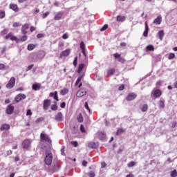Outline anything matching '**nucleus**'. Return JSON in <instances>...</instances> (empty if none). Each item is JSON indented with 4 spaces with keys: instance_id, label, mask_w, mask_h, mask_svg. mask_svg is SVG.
Masks as SVG:
<instances>
[{
    "instance_id": "obj_31",
    "label": "nucleus",
    "mask_w": 177,
    "mask_h": 177,
    "mask_svg": "<svg viewBox=\"0 0 177 177\" xmlns=\"http://www.w3.org/2000/svg\"><path fill=\"white\" fill-rule=\"evenodd\" d=\"M159 107L160 109H164L165 107V100L159 101Z\"/></svg>"
},
{
    "instance_id": "obj_28",
    "label": "nucleus",
    "mask_w": 177,
    "mask_h": 177,
    "mask_svg": "<svg viewBox=\"0 0 177 177\" xmlns=\"http://www.w3.org/2000/svg\"><path fill=\"white\" fill-rule=\"evenodd\" d=\"M35 48H37V45L33 44H28L27 46L28 50H34V49H35Z\"/></svg>"
},
{
    "instance_id": "obj_5",
    "label": "nucleus",
    "mask_w": 177,
    "mask_h": 177,
    "mask_svg": "<svg viewBox=\"0 0 177 177\" xmlns=\"http://www.w3.org/2000/svg\"><path fill=\"white\" fill-rule=\"evenodd\" d=\"M27 96L25 94L19 93L15 97V103H19V102H21V100H24Z\"/></svg>"
},
{
    "instance_id": "obj_23",
    "label": "nucleus",
    "mask_w": 177,
    "mask_h": 177,
    "mask_svg": "<svg viewBox=\"0 0 177 177\" xmlns=\"http://www.w3.org/2000/svg\"><path fill=\"white\" fill-rule=\"evenodd\" d=\"M46 55V53H45V51L44 50L39 51L37 54V58L44 59V57H45Z\"/></svg>"
},
{
    "instance_id": "obj_47",
    "label": "nucleus",
    "mask_w": 177,
    "mask_h": 177,
    "mask_svg": "<svg viewBox=\"0 0 177 177\" xmlns=\"http://www.w3.org/2000/svg\"><path fill=\"white\" fill-rule=\"evenodd\" d=\"M109 28V25L105 24L103 26V27L100 29V31H105V30H107Z\"/></svg>"
},
{
    "instance_id": "obj_37",
    "label": "nucleus",
    "mask_w": 177,
    "mask_h": 177,
    "mask_svg": "<svg viewBox=\"0 0 177 177\" xmlns=\"http://www.w3.org/2000/svg\"><path fill=\"white\" fill-rule=\"evenodd\" d=\"M5 16H6L5 11L0 10V19H4Z\"/></svg>"
},
{
    "instance_id": "obj_48",
    "label": "nucleus",
    "mask_w": 177,
    "mask_h": 177,
    "mask_svg": "<svg viewBox=\"0 0 177 177\" xmlns=\"http://www.w3.org/2000/svg\"><path fill=\"white\" fill-rule=\"evenodd\" d=\"M99 137L101 138V139H104V138H106V134L100 132L99 133Z\"/></svg>"
},
{
    "instance_id": "obj_45",
    "label": "nucleus",
    "mask_w": 177,
    "mask_h": 177,
    "mask_svg": "<svg viewBox=\"0 0 177 177\" xmlns=\"http://www.w3.org/2000/svg\"><path fill=\"white\" fill-rule=\"evenodd\" d=\"M175 58V54L174 53H170L169 55L168 59L169 60H171V59H174Z\"/></svg>"
},
{
    "instance_id": "obj_3",
    "label": "nucleus",
    "mask_w": 177,
    "mask_h": 177,
    "mask_svg": "<svg viewBox=\"0 0 177 177\" xmlns=\"http://www.w3.org/2000/svg\"><path fill=\"white\" fill-rule=\"evenodd\" d=\"M85 71H86V65L85 64H80L78 66L77 74H80V75H82V77H84Z\"/></svg>"
},
{
    "instance_id": "obj_41",
    "label": "nucleus",
    "mask_w": 177,
    "mask_h": 177,
    "mask_svg": "<svg viewBox=\"0 0 177 177\" xmlns=\"http://www.w3.org/2000/svg\"><path fill=\"white\" fill-rule=\"evenodd\" d=\"M147 49L149 51L154 50V46L153 45H149L147 46Z\"/></svg>"
},
{
    "instance_id": "obj_14",
    "label": "nucleus",
    "mask_w": 177,
    "mask_h": 177,
    "mask_svg": "<svg viewBox=\"0 0 177 177\" xmlns=\"http://www.w3.org/2000/svg\"><path fill=\"white\" fill-rule=\"evenodd\" d=\"M30 28V25L28 24H25L24 26L21 27V32L24 34V35H26L27 34V30Z\"/></svg>"
},
{
    "instance_id": "obj_6",
    "label": "nucleus",
    "mask_w": 177,
    "mask_h": 177,
    "mask_svg": "<svg viewBox=\"0 0 177 177\" xmlns=\"http://www.w3.org/2000/svg\"><path fill=\"white\" fill-rule=\"evenodd\" d=\"M136 97H138V95L136 93H129L126 97V100L127 102H131L132 100H135Z\"/></svg>"
},
{
    "instance_id": "obj_8",
    "label": "nucleus",
    "mask_w": 177,
    "mask_h": 177,
    "mask_svg": "<svg viewBox=\"0 0 177 177\" xmlns=\"http://www.w3.org/2000/svg\"><path fill=\"white\" fill-rule=\"evenodd\" d=\"M113 57L115 59H118V62H119V63H122V64L127 62L124 58L121 57V54H119L118 53H114Z\"/></svg>"
},
{
    "instance_id": "obj_4",
    "label": "nucleus",
    "mask_w": 177,
    "mask_h": 177,
    "mask_svg": "<svg viewBox=\"0 0 177 177\" xmlns=\"http://www.w3.org/2000/svg\"><path fill=\"white\" fill-rule=\"evenodd\" d=\"M15 84H16V78H15L14 77H10L8 84H6V88H8V89H12V88L15 86Z\"/></svg>"
},
{
    "instance_id": "obj_25",
    "label": "nucleus",
    "mask_w": 177,
    "mask_h": 177,
    "mask_svg": "<svg viewBox=\"0 0 177 177\" xmlns=\"http://www.w3.org/2000/svg\"><path fill=\"white\" fill-rule=\"evenodd\" d=\"M126 19L127 18L125 17V16H121V15H118L116 17L117 21H119L121 23L125 21Z\"/></svg>"
},
{
    "instance_id": "obj_44",
    "label": "nucleus",
    "mask_w": 177,
    "mask_h": 177,
    "mask_svg": "<svg viewBox=\"0 0 177 177\" xmlns=\"http://www.w3.org/2000/svg\"><path fill=\"white\" fill-rule=\"evenodd\" d=\"M71 145L74 146V147H78V142H77V141H72L71 142Z\"/></svg>"
},
{
    "instance_id": "obj_18",
    "label": "nucleus",
    "mask_w": 177,
    "mask_h": 177,
    "mask_svg": "<svg viewBox=\"0 0 177 177\" xmlns=\"http://www.w3.org/2000/svg\"><path fill=\"white\" fill-rule=\"evenodd\" d=\"M162 21V17H161V15H159L156 19L153 20V24H156V26H158L161 24Z\"/></svg>"
},
{
    "instance_id": "obj_34",
    "label": "nucleus",
    "mask_w": 177,
    "mask_h": 177,
    "mask_svg": "<svg viewBox=\"0 0 177 177\" xmlns=\"http://www.w3.org/2000/svg\"><path fill=\"white\" fill-rule=\"evenodd\" d=\"M77 120L78 122H84V118L82 117V114L80 113L77 117Z\"/></svg>"
},
{
    "instance_id": "obj_13",
    "label": "nucleus",
    "mask_w": 177,
    "mask_h": 177,
    "mask_svg": "<svg viewBox=\"0 0 177 177\" xmlns=\"http://www.w3.org/2000/svg\"><path fill=\"white\" fill-rule=\"evenodd\" d=\"M50 106V100H44L43 103L44 110H48Z\"/></svg>"
},
{
    "instance_id": "obj_24",
    "label": "nucleus",
    "mask_w": 177,
    "mask_h": 177,
    "mask_svg": "<svg viewBox=\"0 0 177 177\" xmlns=\"http://www.w3.org/2000/svg\"><path fill=\"white\" fill-rule=\"evenodd\" d=\"M10 9L14 12H19V6H17V4H10Z\"/></svg>"
},
{
    "instance_id": "obj_52",
    "label": "nucleus",
    "mask_w": 177,
    "mask_h": 177,
    "mask_svg": "<svg viewBox=\"0 0 177 177\" xmlns=\"http://www.w3.org/2000/svg\"><path fill=\"white\" fill-rule=\"evenodd\" d=\"M84 107L85 109H86V110H88V111H91V109H89V105L88 104L87 102H85Z\"/></svg>"
},
{
    "instance_id": "obj_50",
    "label": "nucleus",
    "mask_w": 177,
    "mask_h": 177,
    "mask_svg": "<svg viewBox=\"0 0 177 177\" xmlns=\"http://www.w3.org/2000/svg\"><path fill=\"white\" fill-rule=\"evenodd\" d=\"M80 131L82 133H85V127L82 124L80 125Z\"/></svg>"
},
{
    "instance_id": "obj_22",
    "label": "nucleus",
    "mask_w": 177,
    "mask_h": 177,
    "mask_svg": "<svg viewBox=\"0 0 177 177\" xmlns=\"http://www.w3.org/2000/svg\"><path fill=\"white\" fill-rule=\"evenodd\" d=\"M32 91H39L41 89V84H33L32 86Z\"/></svg>"
},
{
    "instance_id": "obj_43",
    "label": "nucleus",
    "mask_w": 177,
    "mask_h": 177,
    "mask_svg": "<svg viewBox=\"0 0 177 177\" xmlns=\"http://www.w3.org/2000/svg\"><path fill=\"white\" fill-rule=\"evenodd\" d=\"M44 120H45V118H39L36 120L35 122H36V124H39V122H42V121H44Z\"/></svg>"
},
{
    "instance_id": "obj_30",
    "label": "nucleus",
    "mask_w": 177,
    "mask_h": 177,
    "mask_svg": "<svg viewBox=\"0 0 177 177\" xmlns=\"http://www.w3.org/2000/svg\"><path fill=\"white\" fill-rule=\"evenodd\" d=\"M148 109L149 106L147 105V104H145L141 108V111H142V113H145L147 110H148Z\"/></svg>"
},
{
    "instance_id": "obj_62",
    "label": "nucleus",
    "mask_w": 177,
    "mask_h": 177,
    "mask_svg": "<svg viewBox=\"0 0 177 177\" xmlns=\"http://www.w3.org/2000/svg\"><path fill=\"white\" fill-rule=\"evenodd\" d=\"M43 37H44V34H42V33H39V34H38V35H37V37L38 39H39V38H43Z\"/></svg>"
},
{
    "instance_id": "obj_29",
    "label": "nucleus",
    "mask_w": 177,
    "mask_h": 177,
    "mask_svg": "<svg viewBox=\"0 0 177 177\" xmlns=\"http://www.w3.org/2000/svg\"><path fill=\"white\" fill-rule=\"evenodd\" d=\"M158 37L160 41H162V39L164 38V30H160L158 32Z\"/></svg>"
},
{
    "instance_id": "obj_17",
    "label": "nucleus",
    "mask_w": 177,
    "mask_h": 177,
    "mask_svg": "<svg viewBox=\"0 0 177 177\" xmlns=\"http://www.w3.org/2000/svg\"><path fill=\"white\" fill-rule=\"evenodd\" d=\"M70 52H71V50L70 49H66L62 51L60 54V57H66V56H68V55H70Z\"/></svg>"
},
{
    "instance_id": "obj_16",
    "label": "nucleus",
    "mask_w": 177,
    "mask_h": 177,
    "mask_svg": "<svg viewBox=\"0 0 177 177\" xmlns=\"http://www.w3.org/2000/svg\"><path fill=\"white\" fill-rule=\"evenodd\" d=\"M80 48L82 50V53H83V55L84 56V57H86V51L85 50V44L84 43V41H81Z\"/></svg>"
},
{
    "instance_id": "obj_53",
    "label": "nucleus",
    "mask_w": 177,
    "mask_h": 177,
    "mask_svg": "<svg viewBox=\"0 0 177 177\" xmlns=\"http://www.w3.org/2000/svg\"><path fill=\"white\" fill-rule=\"evenodd\" d=\"M88 176H89V177H95V172H93V171H90V172L88 173Z\"/></svg>"
},
{
    "instance_id": "obj_40",
    "label": "nucleus",
    "mask_w": 177,
    "mask_h": 177,
    "mask_svg": "<svg viewBox=\"0 0 177 177\" xmlns=\"http://www.w3.org/2000/svg\"><path fill=\"white\" fill-rule=\"evenodd\" d=\"M8 32H9V29L5 28L4 30H3L1 32V35H6V34H8Z\"/></svg>"
},
{
    "instance_id": "obj_15",
    "label": "nucleus",
    "mask_w": 177,
    "mask_h": 177,
    "mask_svg": "<svg viewBox=\"0 0 177 177\" xmlns=\"http://www.w3.org/2000/svg\"><path fill=\"white\" fill-rule=\"evenodd\" d=\"M55 121H63V114L62 112H59L57 113V115L55 116Z\"/></svg>"
},
{
    "instance_id": "obj_12",
    "label": "nucleus",
    "mask_w": 177,
    "mask_h": 177,
    "mask_svg": "<svg viewBox=\"0 0 177 177\" xmlns=\"http://www.w3.org/2000/svg\"><path fill=\"white\" fill-rule=\"evenodd\" d=\"M85 95H86V90L84 88L79 90L76 94L77 97H82V96H85Z\"/></svg>"
},
{
    "instance_id": "obj_46",
    "label": "nucleus",
    "mask_w": 177,
    "mask_h": 177,
    "mask_svg": "<svg viewBox=\"0 0 177 177\" xmlns=\"http://www.w3.org/2000/svg\"><path fill=\"white\" fill-rule=\"evenodd\" d=\"M20 26H21V24H20L19 22H15L12 24V27H14L15 28H16V27H20Z\"/></svg>"
},
{
    "instance_id": "obj_9",
    "label": "nucleus",
    "mask_w": 177,
    "mask_h": 177,
    "mask_svg": "<svg viewBox=\"0 0 177 177\" xmlns=\"http://www.w3.org/2000/svg\"><path fill=\"white\" fill-rule=\"evenodd\" d=\"M152 94L155 99H158V97H160L162 95V92H161V90L160 89H156L152 92Z\"/></svg>"
},
{
    "instance_id": "obj_39",
    "label": "nucleus",
    "mask_w": 177,
    "mask_h": 177,
    "mask_svg": "<svg viewBox=\"0 0 177 177\" xmlns=\"http://www.w3.org/2000/svg\"><path fill=\"white\" fill-rule=\"evenodd\" d=\"M27 39H28V37H27V35H24V36H22L20 39V41H21V42H25V41H27Z\"/></svg>"
},
{
    "instance_id": "obj_33",
    "label": "nucleus",
    "mask_w": 177,
    "mask_h": 177,
    "mask_svg": "<svg viewBox=\"0 0 177 177\" xmlns=\"http://www.w3.org/2000/svg\"><path fill=\"white\" fill-rule=\"evenodd\" d=\"M82 78H84V76L82 75H80L78 77V78L77 79L76 82H75V86H77V85L80 84V82H81V80H82Z\"/></svg>"
},
{
    "instance_id": "obj_10",
    "label": "nucleus",
    "mask_w": 177,
    "mask_h": 177,
    "mask_svg": "<svg viewBox=\"0 0 177 177\" xmlns=\"http://www.w3.org/2000/svg\"><path fill=\"white\" fill-rule=\"evenodd\" d=\"M5 39H10L11 41H17V37L13 35V33L10 32L6 35Z\"/></svg>"
},
{
    "instance_id": "obj_61",
    "label": "nucleus",
    "mask_w": 177,
    "mask_h": 177,
    "mask_svg": "<svg viewBox=\"0 0 177 177\" xmlns=\"http://www.w3.org/2000/svg\"><path fill=\"white\" fill-rule=\"evenodd\" d=\"M23 91H24V88L23 87H19V88L16 89L17 92Z\"/></svg>"
},
{
    "instance_id": "obj_27",
    "label": "nucleus",
    "mask_w": 177,
    "mask_h": 177,
    "mask_svg": "<svg viewBox=\"0 0 177 177\" xmlns=\"http://www.w3.org/2000/svg\"><path fill=\"white\" fill-rule=\"evenodd\" d=\"M68 93V88H64L63 89H62L60 91V95H62V96H64L65 95H67Z\"/></svg>"
},
{
    "instance_id": "obj_20",
    "label": "nucleus",
    "mask_w": 177,
    "mask_h": 177,
    "mask_svg": "<svg viewBox=\"0 0 177 177\" xmlns=\"http://www.w3.org/2000/svg\"><path fill=\"white\" fill-rule=\"evenodd\" d=\"M145 30L143 32V36L147 37L149 35V25L147 24V21L145 22Z\"/></svg>"
},
{
    "instance_id": "obj_63",
    "label": "nucleus",
    "mask_w": 177,
    "mask_h": 177,
    "mask_svg": "<svg viewBox=\"0 0 177 177\" xmlns=\"http://www.w3.org/2000/svg\"><path fill=\"white\" fill-rule=\"evenodd\" d=\"M30 32H32L35 31V27L31 26L30 28Z\"/></svg>"
},
{
    "instance_id": "obj_42",
    "label": "nucleus",
    "mask_w": 177,
    "mask_h": 177,
    "mask_svg": "<svg viewBox=\"0 0 177 177\" xmlns=\"http://www.w3.org/2000/svg\"><path fill=\"white\" fill-rule=\"evenodd\" d=\"M51 110H53V111H56V110H57V105L56 104H52Z\"/></svg>"
},
{
    "instance_id": "obj_56",
    "label": "nucleus",
    "mask_w": 177,
    "mask_h": 177,
    "mask_svg": "<svg viewBox=\"0 0 177 177\" xmlns=\"http://www.w3.org/2000/svg\"><path fill=\"white\" fill-rule=\"evenodd\" d=\"M26 115H32V112H31L30 109H28L26 111Z\"/></svg>"
},
{
    "instance_id": "obj_19",
    "label": "nucleus",
    "mask_w": 177,
    "mask_h": 177,
    "mask_svg": "<svg viewBox=\"0 0 177 177\" xmlns=\"http://www.w3.org/2000/svg\"><path fill=\"white\" fill-rule=\"evenodd\" d=\"M9 129H10V125L8 124H3L0 127L1 131H9Z\"/></svg>"
},
{
    "instance_id": "obj_55",
    "label": "nucleus",
    "mask_w": 177,
    "mask_h": 177,
    "mask_svg": "<svg viewBox=\"0 0 177 177\" xmlns=\"http://www.w3.org/2000/svg\"><path fill=\"white\" fill-rule=\"evenodd\" d=\"M125 89V86L124 84H122L118 88V91H124Z\"/></svg>"
},
{
    "instance_id": "obj_60",
    "label": "nucleus",
    "mask_w": 177,
    "mask_h": 177,
    "mask_svg": "<svg viewBox=\"0 0 177 177\" xmlns=\"http://www.w3.org/2000/svg\"><path fill=\"white\" fill-rule=\"evenodd\" d=\"M82 165H83V167H86V165H88V162L86 160H83Z\"/></svg>"
},
{
    "instance_id": "obj_26",
    "label": "nucleus",
    "mask_w": 177,
    "mask_h": 177,
    "mask_svg": "<svg viewBox=\"0 0 177 177\" xmlns=\"http://www.w3.org/2000/svg\"><path fill=\"white\" fill-rule=\"evenodd\" d=\"M63 17V12H59L55 16L54 19L55 20H60L62 17Z\"/></svg>"
},
{
    "instance_id": "obj_38",
    "label": "nucleus",
    "mask_w": 177,
    "mask_h": 177,
    "mask_svg": "<svg viewBox=\"0 0 177 177\" xmlns=\"http://www.w3.org/2000/svg\"><path fill=\"white\" fill-rule=\"evenodd\" d=\"M135 165H136V162L133 161H131L127 164V167H129V168H132V167H135Z\"/></svg>"
},
{
    "instance_id": "obj_51",
    "label": "nucleus",
    "mask_w": 177,
    "mask_h": 177,
    "mask_svg": "<svg viewBox=\"0 0 177 177\" xmlns=\"http://www.w3.org/2000/svg\"><path fill=\"white\" fill-rule=\"evenodd\" d=\"M33 67H34V64L28 66V67L26 68V71H30V70H31Z\"/></svg>"
},
{
    "instance_id": "obj_58",
    "label": "nucleus",
    "mask_w": 177,
    "mask_h": 177,
    "mask_svg": "<svg viewBox=\"0 0 177 177\" xmlns=\"http://www.w3.org/2000/svg\"><path fill=\"white\" fill-rule=\"evenodd\" d=\"M61 109H64L66 107V102H62L60 104Z\"/></svg>"
},
{
    "instance_id": "obj_49",
    "label": "nucleus",
    "mask_w": 177,
    "mask_h": 177,
    "mask_svg": "<svg viewBox=\"0 0 177 177\" xmlns=\"http://www.w3.org/2000/svg\"><path fill=\"white\" fill-rule=\"evenodd\" d=\"M78 62V57H75V59L73 61V66H75V67H77V63Z\"/></svg>"
},
{
    "instance_id": "obj_36",
    "label": "nucleus",
    "mask_w": 177,
    "mask_h": 177,
    "mask_svg": "<svg viewBox=\"0 0 177 177\" xmlns=\"http://www.w3.org/2000/svg\"><path fill=\"white\" fill-rule=\"evenodd\" d=\"M170 176H171V177H176L177 176V171H176V169H174V170L171 171Z\"/></svg>"
},
{
    "instance_id": "obj_2",
    "label": "nucleus",
    "mask_w": 177,
    "mask_h": 177,
    "mask_svg": "<svg viewBox=\"0 0 177 177\" xmlns=\"http://www.w3.org/2000/svg\"><path fill=\"white\" fill-rule=\"evenodd\" d=\"M40 140L41 142H45L46 143H49V145L52 144V140H50V137H49V135L44 133H41Z\"/></svg>"
},
{
    "instance_id": "obj_11",
    "label": "nucleus",
    "mask_w": 177,
    "mask_h": 177,
    "mask_svg": "<svg viewBox=\"0 0 177 177\" xmlns=\"http://www.w3.org/2000/svg\"><path fill=\"white\" fill-rule=\"evenodd\" d=\"M30 145H31V140L28 139L24 140V142H22L23 149H28Z\"/></svg>"
},
{
    "instance_id": "obj_21",
    "label": "nucleus",
    "mask_w": 177,
    "mask_h": 177,
    "mask_svg": "<svg viewBox=\"0 0 177 177\" xmlns=\"http://www.w3.org/2000/svg\"><path fill=\"white\" fill-rule=\"evenodd\" d=\"M50 96L53 97L56 102H59V96L57 95V91H55L54 93H50Z\"/></svg>"
},
{
    "instance_id": "obj_1",
    "label": "nucleus",
    "mask_w": 177,
    "mask_h": 177,
    "mask_svg": "<svg viewBox=\"0 0 177 177\" xmlns=\"http://www.w3.org/2000/svg\"><path fill=\"white\" fill-rule=\"evenodd\" d=\"M44 161L46 165H51L52 161H53V155L50 152L46 151Z\"/></svg>"
},
{
    "instance_id": "obj_64",
    "label": "nucleus",
    "mask_w": 177,
    "mask_h": 177,
    "mask_svg": "<svg viewBox=\"0 0 177 177\" xmlns=\"http://www.w3.org/2000/svg\"><path fill=\"white\" fill-rule=\"evenodd\" d=\"M176 122H173L172 124H171V128H175V127H176Z\"/></svg>"
},
{
    "instance_id": "obj_57",
    "label": "nucleus",
    "mask_w": 177,
    "mask_h": 177,
    "mask_svg": "<svg viewBox=\"0 0 177 177\" xmlns=\"http://www.w3.org/2000/svg\"><path fill=\"white\" fill-rule=\"evenodd\" d=\"M62 38L63 39H67V38H68V35H67V33L64 34Z\"/></svg>"
},
{
    "instance_id": "obj_7",
    "label": "nucleus",
    "mask_w": 177,
    "mask_h": 177,
    "mask_svg": "<svg viewBox=\"0 0 177 177\" xmlns=\"http://www.w3.org/2000/svg\"><path fill=\"white\" fill-rule=\"evenodd\" d=\"M15 111V106L12 104H10L7 106L6 109V113L8 115H10L12 113Z\"/></svg>"
},
{
    "instance_id": "obj_32",
    "label": "nucleus",
    "mask_w": 177,
    "mask_h": 177,
    "mask_svg": "<svg viewBox=\"0 0 177 177\" xmlns=\"http://www.w3.org/2000/svg\"><path fill=\"white\" fill-rule=\"evenodd\" d=\"M115 73V68H110L107 74L108 75H113V74Z\"/></svg>"
},
{
    "instance_id": "obj_59",
    "label": "nucleus",
    "mask_w": 177,
    "mask_h": 177,
    "mask_svg": "<svg viewBox=\"0 0 177 177\" xmlns=\"http://www.w3.org/2000/svg\"><path fill=\"white\" fill-rule=\"evenodd\" d=\"M0 70H5V64H0Z\"/></svg>"
},
{
    "instance_id": "obj_35",
    "label": "nucleus",
    "mask_w": 177,
    "mask_h": 177,
    "mask_svg": "<svg viewBox=\"0 0 177 177\" xmlns=\"http://www.w3.org/2000/svg\"><path fill=\"white\" fill-rule=\"evenodd\" d=\"M124 132H125V130H124V129L122 128H120L118 129L117 132H116V135H121L122 133H124Z\"/></svg>"
},
{
    "instance_id": "obj_54",
    "label": "nucleus",
    "mask_w": 177,
    "mask_h": 177,
    "mask_svg": "<svg viewBox=\"0 0 177 177\" xmlns=\"http://www.w3.org/2000/svg\"><path fill=\"white\" fill-rule=\"evenodd\" d=\"M48 15H49V12H46L42 15V17L43 19H46V17H48Z\"/></svg>"
}]
</instances>
